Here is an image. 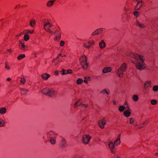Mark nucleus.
I'll list each match as a JSON object with an SVG mask.
<instances>
[{
    "mask_svg": "<svg viewBox=\"0 0 158 158\" xmlns=\"http://www.w3.org/2000/svg\"><path fill=\"white\" fill-rule=\"evenodd\" d=\"M20 82L21 83H22L23 84H24V83L26 82V80L25 78H22L21 79Z\"/></svg>",
    "mask_w": 158,
    "mask_h": 158,
    "instance_id": "nucleus-40",
    "label": "nucleus"
},
{
    "mask_svg": "<svg viewBox=\"0 0 158 158\" xmlns=\"http://www.w3.org/2000/svg\"><path fill=\"white\" fill-rule=\"evenodd\" d=\"M58 56H61L62 57H63V56H61V53H60L59 54H58Z\"/></svg>",
    "mask_w": 158,
    "mask_h": 158,
    "instance_id": "nucleus-60",
    "label": "nucleus"
},
{
    "mask_svg": "<svg viewBox=\"0 0 158 158\" xmlns=\"http://www.w3.org/2000/svg\"><path fill=\"white\" fill-rule=\"evenodd\" d=\"M148 122H149V120H146L144 122L143 124H147L148 123Z\"/></svg>",
    "mask_w": 158,
    "mask_h": 158,
    "instance_id": "nucleus-50",
    "label": "nucleus"
},
{
    "mask_svg": "<svg viewBox=\"0 0 158 158\" xmlns=\"http://www.w3.org/2000/svg\"><path fill=\"white\" fill-rule=\"evenodd\" d=\"M30 38V36L27 34H26L25 35L23 39L24 41H27Z\"/></svg>",
    "mask_w": 158,
    "mask_h": 158,
    "instance_id": "nucleus-25",
    "label": "nucleus"
},
{
    "mask_svg": "<svg viewBox=\"0 0 158 158\" xmlns=\"http://www.w3.org/2000/svg\"><path fill=\"white\" fill-rule=\"evenodd\" d=\"M96 32H97V31H95L93 32L92 34V35H97V34H96Z\"/></svg>",
    "mask_w": 158,
    "mask_h": 158,
    "instance_id": "nucleus-51",
    "label": "nucleus"
},
{
    "mask_svg": "<svg viewBox=\"0 0 158 158\" xmlns=\"http://www.w3.org/2000/svg\"><path fill=\"white\" fill-rule=\"evenodd\" d=\"M155 155L156 156H158V153H155Z\"/></svg>",
    "mask_w": 158,
    "mask_h": 158,
    "instance_id": "nucleus-59",
    "label": "nucleus"
},
{
    "mask_svg": "<svg viewBox=\"0 0 158 158\" xmlns=\"http://www.w3.org/2000/svg\"><path fill=\"white\" fill-rule=\"evenodd\" d=\"M19 48L23 51H26L28 49V47L24 44V43L22 41L19 40Z\"/></svg>",
    "mask_w": 158,
    "mask_h": 158,
    "instance_id": "nucleus-5",
    "label": "nucleus"
},
{
    "mask_svg": "<svg viewBox=\"0 0 158 158\" xmlns=\"http://www.w3.org/2000/svg\"><path fill=\"white\" fill-rule=\"evenodd\" d=\"M52 132V131H50V132H49V134H50V135H51V132Z\"/></svg>",
    "mask_w": 158,
    "mask_h": 158,
    "instance_id": "nucleus-63",
    "label": "nucleus"
},
{
    "mask_svg": "<svg viewBox=\"0 0 158 158\" xmlns=\"http://www.w3.org/2000/svg\"><path fill=\"white\" fill-rule=\"evenodd\" d=\"M126 109H127V110H131V109H130L128 105H127L125 107Z\"/></svg>",
    "mask_w": 158,
    "mask_h": 158,
    "instance_id": "nucleus-46",
    "label": "nucleus"
},
{
    "mask_svg": "<svg viewBox=\"0 0 158 158\" xmlns=\"http://www.w3.org/2000/svg\"><path fill=\"white\" fill-rule=\"evenodd\" d=\"M111 68L110 67H106L103 69L102 72L104 73H106L111 72Z\"/></svg>",
    "mask_w": 158,
    "mask_h": 158,
    "instance_id": "nucleus-13",
    "label": "nucleus"
},
{
    "mask_svg": "<svg viewBox=\"0 0 158 158\" xmlns=\"http://www.w3.org/2000/svg\"><path fill=\"white\" fill-rule=\"evenodd\" d=\"M151 103L152 105H155L157 103V101L156 100H152L151 101Z\"/></svg>",
    "mask_w": 158,
    "mask_h": 158,
    "instance_id": "nucleus-36",
    "label": "nucleus"
},
{
    "mask_svg": "<svg viewBox=\"0 0 158 158\" xmlns=\"http://www.w3.org/2000/svg\"><path fill=\"white\" fill-rule=\"evenodd\" d=\"M22 34H23L22 33H20L19 35H16V36H20Z\"/></svg>",
    "mask_w": 158,
    "mask_h": 158,
    "instance_id": "nucleus-54",
    "label": "nucleus"
},
{
    "mask_svg": "<svg viewBox=\"0 0 158 158\" xmlns=\"http://www.w3.org/2000/svg\"><path fill=\"white\" fill-rule=\"evenodd\" d=\"M34 55H34V56H35V57H37V56H36V54H34Z\"/></svg>",
    "mask_w": 158,
    "mask_h": 158,
    "instance_id": "nucleus-62",
    "label": "nucleus"
},
{
    "mask_svg": "<svg viewBox=\"0 0 158 158\" xmlns=\"http://www.w3.org/2000/svg\"><path fill=\"white\" fill-rule=\"evenodd\" d=\"M4 125V121L2 119L0 118V127H3Z\"/></svg>",
    "mask_w": 158,
    "mask_h": 158,
    "instance_id": "nucleus-28",
    "label": "nucleus"
},
{
    "mask_svg": "<svg viewBox=\"0 0 158 158\" xmlns=\"http://www.w3.org/2000/svg\"><path fill=\"white\" fill-rule=\"evenodd\" d=\"M132 99L134 101H137L138 100V97L137 95H134L132 97Z\"/></svg>",
    "mask_w": 158,
    "mask_h": 158,
    "instance_id": "nucleus-27",
    "label": "nucleus"
},
{
    "mask_svg": "<svg viewBox=\"0 0 158 158\" xmlns=\"http://www.w3.org/2000/svg\"><path fill=\"white\" fill-rule=\"evenodd\" d=\"M28 92L27 90H25L24 89H21V94L22 95H26L27 92Z\"/></svg>",
    "mask_w": 158,
    "mask_h": 158,
    "instance_id": "nucleus-22",
    "label": "nucleus"
},
{
    "mask_svg": "<svg viewBox=\"0 0 158 158\" xmlns=\"http://www.w3.org/2000/svg\"><path fill=\"white\" fill-rule=\"evenodd\" d=\"M136 60L137 61L135 64V67L137 69L139 70H142L146 68L145 64L144 63L143 59V56L141 55L135 54L134 56Z\"/></svg>",
    "mask_w": 158,
    "mask_h": 158,
    "instance_id": "nucleus-1",
    "label": "nucleus"
},
{
    "mask_svg": "<svg viewBox=\"0 0 158 158\" xmlns=\"http://www.w3.org/2000/svg\"><path fill=\"white\" fill-rule=\"evenodd\" d=\"M129 123L131 124L135 125L134 127H136L137 126V124L136 123L134 124L135 122V119L133 118H129Z\"/></svg>",
    "mask_w": 158,
    "mask_h": 158,
    "instance_id": "nucleus-12",
    "label": "nucleus"
},
{
    "mask_svg": "<svg viewBox=\"0 0 158 158\" xmlns=\"http://www.w3.org/2000/svg\"><path fill=\"white\" fill-rule=\"evenodd\" d=\"M153 90L155 91L156 92L158 91V86L157 85H155L153 86L152 88Z\"/></svg>",
    "mask_w": 158,
    "mask_h": 158,
    "instance_id": "nucleus-33",
    "label": "nucleus"
},
{
    "mask_svg": "<svg viewBox=\"0 0 158 158\" xmlns=\"http://www.w3.org/2000/svg\"><path fill=\"white\" fill-rule=\"evenodd\" d=\"M50 141L52 144H54L56 143V140L52 137H51L50 138Z\"/></svg>",
    "mask_w": 158,
    "mask_h": 158,
    "instance_id": "nucleus-35",
    "label": "nucleus"
},
{
    "mask_svg": "<svg viewBox=\"0 0 158 158\" xmlns=\"http://www.w3.org/2000/svg\"><path fill=\"white\" fill-rule=\"evenodd\" d=\"M113 103L114 104V105H116V101H113Z\"/></svg>",
    "mask_w": 158,
    "mask_h": 158,
    "instance_id": "nucleus-58",
    "label": "nucleus"
},
{
    "mask_svg": "<svg viewBox=\"0 0 158 158\" xmlns=\"http://www.w3.org/2000/svg\"><path fill=\"white\" fill-rule=\"evenodd\" d=\"M55 60L54 59L52 60V62H54Z\"/></svg>",
    "mask_w": 158,
    "mask_h": 158,
    "instance_id": "nucleus-64",
    "label": "nucleus"
},
{
    "mask_svg": "<svg viewBox=\"0 0 158 158\" xmlns=\"http://www.w3.org/2000/svg\"><path fill=\"white\" fill-rule=\"evenodd\" d=\"M64 42L63 41H61L60 42V46L61 47L63 46L64 44Z\"/></svg>",
    "mask_w": 158,
    "mask_h": 158,
    "instance_id": "nucleus-44",
    "label": "nucleus"
},
{
    "mask_svg": "<svg viewBox=\"0 0 158 158\" xmlns=\"http://www.w3.org/2000/svg\"><path fill=\"white\" fill-rule=\"evenodd\" d=\"M43 23H44V29L47 31L49 32L52 35H53V32H52L49 28V27L52 26V23L50 22L48 20H47L46 21L45 20L43 22Z\"/></svg>",
    "mask_w": 158,
    "mask_h": 158,
    "instance_id": "nucleus-4",
    "label": "nucleus"
},
{
    "mask_svg": "<svg viewBox=\"0 0 158 158\" xmlns=\"http://www.w3.org/2000/svg\"><path fill=\"white\" fill-rule=\"evenodd\" d=\"M90 79V77H85V79L84 80V82L86 84L88 83V81Z\"/></svg>",
    "mask_w": 158,
    "mask_h": 158,
    "instance_id": "nucleus-39",
    "label": "nucleus"
},
{
    "mask_svg": "<svg viewBox=\"0 0 158 158\" xmlns=\"http://www.w3.org/2000/svg\"><path fill=\"white\" fill-rule=\"evenodd\" d=\"M6 112V109L5 107H2L0 108V113L4 114Z\"/></svg>",
    "mask_w": 158,
    "mask_h": 158,
    "instance_id": "nucleus-24",
    "label": "nucleus"
},
{
    "mask_svg": "<svg viewBox=\"0 0 158 158\" xmlns=\"http://www.w3.org/2000/svg\"><path fill=\"white\" fill-rule=\"evenodd\" d=\"M82 106L84 107H87L88 106V105L87 104H82Z\"/></svg>",
    "mask_w": 158,
    "mask_h": 158,
    "instance_id": "nucleus-48",
    "label": "nucleus"
},
{
    "mask_svg": "<svg viewBox=\"0 0 158 158\" xmlns=\"http://www.w3.org/2000/svg\"><path fill=\"white\" fill-rule=\"evenodd\" d=\"M88 45H86V44H84L83 46L85 47L86 48H89L91 46V44H94V41H91V42H89L88 43Z\"/></svg>",
    "mask_w": 158,
    "mask_h": 158,
    "instance_id": "nucleus-17",
    "label": "nucleus"
},
{
    "mask_svg": "<svg viewBox=\"0 0 158 158\" xmlns=\"http://www.w3.org/2000/svg\"><path fill=\"white\" fill-rule=\"evenodd\" d=\"M54 73H55V75H58V74H59V73H58V71H55Z\"/></svg>",
    "mask_w": 158,
    "mask_h": 158,
    "instance_id": "nucleus-52",
    "label": "nucleus"
},
{
    "mask_svg": "<svg viewBox=\"0 0 158 158\" xmlns=\"http://www.w3.org/2000/svg\"><path fill=\"white\" fill-rule=\"evenodd\" d=\"M25 57V54H21L18 56V57H17V59L18 60H20L24 58Z\"/></svg>",
    "mask_w": 158,
    "mask_h": 158,
    "instance_id": "nucleus-26",
    "label": "nucleus"
},
{
    "mask_svg": "<svg viewBox=\"0 0 158 158\" xmlns=\"http://www.w3.org/2000/svg\"><path fill=\"white\" fill-rule=\"evenodd\" d=\"M99 45L101 49H103L106 47V44L103 40H102L99 43Z\"/></svg>",
    "mask_w": 158,
    "mask_h": 158,
    "instance_id": "nucleus-15",
    "label": "nucleus"
},
{
    "mask_svg": "<svg viewBox=\"0 0 158 158\" xmlns=\"http://www.w3.org/2000/svg\"><path fill=\"white\" fill-rule=\"evenodd\" d=\"M127 68V64L125 63H123L118 69L117 71V73L118 76L120 77H122L123 76V73L125 71Z\"/></svg>",
    "mask_w": 158,
    "mask_h": 158,
    "instance_id": "nucleus-2",
    "label": "nucleus"
},
{
    "mask_svg": "<svg viewBox=\"0 0 158 158\" xmlns=\"http://www.w3.org/2000/svg\"><path fill=\"white\" fill-rule=\"evenodd\" d=\"M91 138V136L89 135H84L82 138L83 143L85 144H88Z\"/></svg>",
    "mask_w": 158,
    "mask_h": 158,
    "instance_id": "nucleus-6",
    "label": "nucleus"
},
{
    "mask_svg": "<svg viewBox=\"0 0 158 158\" xmlns=\"http://www.w3.org/2000/svg\"><path fill=\"white\" fill-rule=\"evenodd\" d=\"M55 34H58V35L54 38V40L55 41H59L60 40V38L61 37V34L58 31L56 30L55 32H53V35Z\"/></svg>",
    "mask_w": 158,
    "mask_h": 158,
    "instance_id": "nucleus-10",
    "label": "nucleus"
},
{
    "mask_svg": "<svg viewBox=\"0 0 158 158\" xmlns=\"http://www.w3.org/2000/svg\"><path fill=\"white\" fill-rule=\"evenodd\" d=\"M5 68L7 69H10V66L7 64V63L6 62L5 63Z\"/></svg>",
    "mask_w": 158,
    "mask_h": 158,
    "instance_id": "nucleus-42",
    "label": "nucleus"
},
{
    "mask_svg": "<svg viewBox=\"0 0 158 158\" xmlns=\"http://www.w3.org/2000/svg\"><path fill=\"white\" fill-rule=\"evenodd\" d=\"M57 94L56 91H55L53 89H49L48 95L50 97H54Z\"/></svg>",
    "mask_w": 158,
    "mask_h": 158,
    "instance_id": "nucleus-9",
    "label": "nucleus"
},
{
    "mask_svg": "<svg viewBox=\"0 0 158 158\" xmlns=\"http://www.w3.org/2000/svg\"><path fill=\"white\" fill-rule=\"evenodd\" d=\"M56 2L55 0L48 1L46 4V5L48 7H49L52 6L54 3Z\"/></svg>",
    "mask_w": 158,
    "mask_h": 158,
    "instance_id": "nucleus-14",
    "label": "nucleus"
},
{
    "mask_svg": "<svg viewBox=\"0 0 158 158\" xmlns=\"http://www.w3.org/2000/svg\"><path fill=\"white\" fill-rule=\"evenodd\" d=\"M101 93H102L103 94H109L110 93V92H108L105 89L103 90Z\"/></svg>",
    "mask_w": 158,
    "mask_h": 158,
    "instance_id": "nucleus-38",
    "label": "nucleus"
},
{
    "mask_svg": "<svg viewBox=\"0 0 158 158\" xmlns=\"http://www.w3.org/2000/svg\"><path fill=\"white\" fill-rule=\"evenodd\" d=\"M80 61L82 68L84 69H87L88 67V64L87 63L86 56L85 55L82 56L80 58Z\"/></svg>",
    "mask_w": 158,
    "mask_h": 158,
    "instance_id": "nucleus-3",
    "label": "nucleus"
},
{
    "mask_svg": "<svg viewBox=\"0 0 158 158\" xmlns=\"http://www.w3.org/2000/svg\"><path fill=\"white\" fill-rule=\"evenodd\" d=\"M144 4V3L142 1V0H139L138 1L137 4L135 7V9L136 10H139Z\"/></svg>",
    "mask_w": 158,
    "mask_h": 158,
    "instance_id": "nucleus-8",
    "label": "nucleus"
},
{
    "mask_svg": "<svg viewBox=\"0 0 158 158\" xmlns=\"http://www.w3.org/2000/svg\"><path fill=\"white\" fill-rule=\"evenodd\" d=\"M66 143V142L65 140H62L61 143L60 144L61 146L62 147H64Z\"/></svg>",
    "mask_w": 158,
    "mask_h": 158,
    "instance_id": "nucleus-32",
    "label": "nucleus"
},
{
    "mask_svg": "<svg viewBox=\"0 0 158 158\" xmlns=\"http://www.w3.org/2000/svg\"><path fill=\"white\" fill-rule=\"evenodd\" d=\"M29 25L30 26L32 27H34L35 25V21L34 19H32L30 20V24Z\"/></svg>",
    "mask_w": 158,
    "mask_h": 158,
    "instance_id": "nucleus-16",
    "label": "nucleus"
},
{
    "mask_svg": "<svg viewBox=\"0 0 158 158\" xmlns=\"http://www.w3.org/2000/svg\"><path fill=\"white\" fill-rule=\"evenodd\" d=\"M120 135H121L120 134L118 135L117 139L114 142V143H115L116 144L119 145L120 143Z\"/></svg>",
    "mask_w": 158,
    "mask_h": 158,
    "instance_id": "nucleus-18",
    "label": "nucleus"
},
{
    "mask_svg": "<svg viewBox=\"0 0 158 158\" xmlns=\"http://www.w3.org/2000/svg\"><path fill=\"white\" fill-rule=\"evenodd\" d=\"M109 147L110 149H113L114 148V146L113 142H110L109 145Z\"/></svg>",
    "mask_w": 158,
    "mask_h": 158,
    "instance_id": "nucleus-30",
    "label": "nucleus"
},
{
    "mask_svg": "<svg viewBox=\"0 0 158 158\" xmlns=\"http://www.w3.org/2000/svg\"><path fill=\"white\" fill-rule=\"evenodd\" d=\"M97 31L96 34L98 35L99 34H101L103 31V30L102 29H99L95 31Z\"/></svg>",
    "mask_w": 158,
    "mask_h": 158,
    "instance_id": "nucleus-31",
    "label": "nucleus"
},
{
    "mask_svg": "<svg viewBox=\"0 0 158 158\" xmlns=\"http://www.w3.org/2000/svg\"><path fill=\"white\" fill-rule=\"evenodd\" d=\"M49 89H48L47 88H44L42 90V92L44 94L48 95Z\"/></svg>",
    "mask_w": 158,
    "mask_h": 158,
    "instance_id": "nucleus-20",
    "label": "nucleus"
},
{
    "mask_svg": "<svg viewBox=\"0 0 158 158\" xmlns=\"http://www.w3.org/2000/svg\"><path fill=\"white\" fill-rule=\"evenodd\" d=\"M27 31L26 32V33L28 34H32L34 32V31L33 30H26Z\"/></svg>",
    "mask_w": 158,
    "mask_h": 158,
    "instance_id": "nucleus-34",
    "label": "nucleus"
},
{
    "mask_svg": "<svg viewBox=\"0 0 158 158\" xmlns=\"http://www.w3.org/2000/svg\"><path fill=\"white\" fill-rule=\"evenodd\" d=\"M111 152H112V153L114 154V151H113L112 150V151H111Z\"/></svg>",
    "mask_w": 158,
    "mask_h": 158,
    "instance_id": "nucleus-61",
    "label": "nucleus"
},
{
    "mask_svg": "<svg viewBox=\"0 0 158 158\" xmlns=\"http://www.w3.org/2000/svg\"><path fill=\"white\" fill-rule=\"evenodd\" d=\"M136 24L138 27L141 28H144L145 27V24H141L139 23V22L137 21Z\"/></svg>",
    "mask_w": 158,
    "mask_h": 158,
    "instance_id": "nucleus-21",
    "label": "nucleus"
},
{
    "mask_svg": "<svg viewBox=\"0 0 158 158\" xmlns=\"http://www.w3.org/2000/svg\"><path fill=\"white\" fill-rule=\"evenodd\" d=\"M76 104H77V105L78 106H81L82 105V104L80 101H78L77 102H76Z\"/></svg>",
    "mask_w": 158,
    "mask_h": 158,
    "instance_id": "nucleus-43",
    "label": "nucleus"
},
{
    "mask_svg": "<svg viewBox=\"0 0 158 158\" xmlns=\"http://www.w3.org/2000/svg\"><path fill=\"white\" fill-rule=\"evenodd\" d=\"M67 74L68 73L71 74L72 73V71L71 69H68L67 71Z\"/></svg>",
    "mask_w": 158,
    "mask_h": 158,
    "instance_id": "nucleus-45",
    "label": "nucleus"
},
{
    "mask_svg": "<svg viewBox=\"0 0 158 158\" xmlns=\"http://www.w3.org/2000/svg\"><path fill=\"white\" fill-rule=\"evenodd\" d=\"M113 158H121L118 155L116 154L113 157Z\"/></svg>",
    "mask_w": 158,
    "mask_h": 158,
    "instance_id": "nucleus-47",
    "label": "nucleus"
},
{
    "mask_svg": "<svg viewBox=\"0 0 158 158\" xmlns=\"http://www.w3.org/2000/svg\"><path fill=\"white\" fill-rule=\"evenodd\" d=\"M83 80L81 78H78L77 81L76 82L77 84H81L82 83Z\"/></svg>",
    "mask_w": 158,
    "mask_h": 158,
    "instance_id": "nucleus-29",
    "label": "nucleus"
},
{
    "mask_svg": "<svg viewBox=\"0 0 158 158\" xmlns=\"http://www.w3.org/2000/svg\"><path fill=\"white\" fill-rule=\"evenodd\" d=\"M62 71L63 72L62 74L64 75L67 74V71H65L63 69V70Z\"/></svg>",
    "mask_w": 158,
    "mask_h": 158,
    "instance_id": "nucleus-49",
    "label": "nucleus"
},
{
    "mask_svg": "<svg viewBox=\"0 0 158 158\" xmlns=\"http://www.w3.org/2000/svg\"><path fill=\"white\" fill-rule=\"evenodd\" d=\"M131 110H127L124 111L123 112V114L126 117H129L131 114Z\"/></svg>",
    "mask_w": 158,
    "mask_h": 158,
    "instance_id": "nucleus-19",
    "label": "nucleus"
},
{
    "mask_svg": "<svg viewBox=\"0 0 158 158\" xmlns=\"http://www.w3.org/2000/svg\"><path fill=\"white\" fill-rule=\"evenodd\" d=\"M11 79L10 78H8L7 79V80L8 81H11Z\"/></svg>",
    "mask_w": 158,
    "mask_h": 158,
    "instance_id": "nucleus-55",
    "label": "nucleus"
},
{
    "mask_svg": "<svg viewBox=\"0 0 158 158\" xmlns=\"http://www.w3.org/2000/svg\"><path fill=\"white\" fill-rule=\"evenodd\" d=\"M106 119L103 118L98 121V125L101 128L103 129L105 127V125L106 124Z\"/></svg>",
    "mask_w": 158,
    "mask_h": 158,
    "instance_id": "nucleus-7",
    "label": "nucleus"
},
{
    "mask_svg": "<svg viewBox=\"0 0 158 158\" xmlns=\"http://www.w3.org/2000/svg\"><path fill=\"white\" fill-rule=\"evenodd\" d=\"M41 77L44 80H47L50 77V75L47 73H45L41 75Z\"/></svg>",
    "mask_w": 158,
    "mask_h": 158,
    "instance_id": "nucleus-11",
    "label": "nucleus"
},
{
    "mask_svg": "<svg viewBox=\"0 0 158 158\" xmlns=\"http://www.w3.org/2000/svg\"><path fill=\"white\" fill-rule=\"evenodd\" d=\"M7 51L9 52H11V49H8L7 50Z\"/></svg>",
    "mask_w": 158,
    "mask_h": 158,
    "instance_id": "nucleus-57",
    "label": "nucleus"
},
{
    "mask_svg": "<svg viewBox=\"0 0 158 158\" xmlns=\"http://www.w3.org/2000/svg\"><path fill=\"white\" fill-rule=\"evenodd\" d=\"M78 106L77 105V104H76V103L74 105V108H76Z\"/></svg>",
    "mask_w": 158,
    "mask_h": 158,
    "instance_id": "nucleus-53",
    "label": "nucleus"
},
{
    "mask_svg": "<svg viewBox=\"0 0 158 158\" xmlns=\"http://www.w3.org/2000/svg\"><path fill=\"white\" fill-rule=\"evenodd\" d=\"M134 15L136 17H138L139 15V14L137 11H134L133 12Z\"/></svg>",
    "mask_w": 158,
    "mask_h": 158,
    "instance_id": "nucleus-41",
    "label": "nucleus"
},
{
    "mask_svg": "<svg viewBox=\"0 0 158 158\" xmlns=\"http://www.w3.org/2000/svg\"><path fill=\"white\" fill-rule=\"evenodd\" d=\"M124 105H125H125L127 106V105H128L126 101H125L124 103Z\"/></svg>",
    "mask_w": 158,
    "mask_h": 158,
    "instance_id": "nucleus-56",
    "label": "nucleus"
},
{
    "mask_svg": "<svg viewBox=\"0 0 158 158\" xmlns=\"http://www.w3.org/2000/svg\"><path fill=\"white\" fill-rule=\"evenodd\" d=\"M125 107L123 106H120L118 108L120 112H122L123 111Z\"/></svg>",
    "mask_w": 158,
    "mask_h": 158,
    "instance_id": "nucleus-37",
    "label": "nucleus"
},
{
    "mask_svg": "<svg viewBox=\"0 0 158 158\" xmlns=\"http://www.w3.org/2000/svg\"><path fill=\"white\" fill-rule=\"evenodd\" d=\"M151 85V82L150 81H147L145 82L144 84V87L147 88Z\"/></svg>",
    "mask_w": 158,
    "mask_h": 158,
    "instance_id": "nucleus-23",
    "label": "nucleus"
}]
</instances>
